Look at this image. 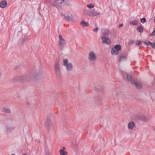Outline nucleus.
<instances>
[{"mask_svg":"<svg viewBox=\"0 0 155 155\" xmlns=\"http://www.w3.org/2000/svg\"><path fill=\"white\" fill-rule=\"evenodd\" d=\"M68 60L67 59H64L63 60V65L64 66H66L68 64Z\"/></svg>","mask_w":155,"mask_h":155,"instance_id":"obj_29","label":"nucleus"},{"mask_svg":"<svg viewBox=\"0 0 155 155\" xmlns=\"http://www.w3.org/2000/svg\"><path fill=\"white\" fill-rule=\"evenodd\" d=\"M53 119V115L51 114H49L47 116V119L45 123V126L48 127V129H50L52 126V121Z\"/></svg>","mask_w":155,"mask_h":155,"instance_id":"obj_1","label":"nucleus"},{"mask_svg":"<svg viewBox=\"0 0 155 155\" xmlns=\"http://www.w3.org/2000/svg\"><path fill=\"white\" fill-rule=\"evenodd\" d=\"M141 44V42L140 41H137L136 42V44L137 45H139Z\"/></svg>","mask_w":155,"mask_h":155,"instance_id":"obj_34","label":"nucleus"},{"mask_svg":"<svg viewBox=\"0 0 155 155\" xmlns=\"http://www.w3.org/2000/svg\"><path fill=\"white\" fill-rule=\"evenodd\" d=\"M140 21L142 23H144L146 21V18L145 17H143L140 19Z\"/></svg>","mask_w":155,"mask_h":155,"instance_id":"obj_31","label":"nucleus"},{"mask_svg":"<svg viewBox=\"0 0 155 155\" xmlns=\"http://www.w3.org/2000/svg\"><path fill=\"white\" fill-rule=\"evenodd\" d=\"M22 155H27L26 154H24Z\"/></svg>","mask_w":155,"mask_h":155,"instance_id":"obj_45","label":"nucleus"},{"mask_svg":"<svg viewBox=\"0 0 155 155\" xmlns=\"http://www.w3.org/2000/svg\"><path fill=\"white\" fill-rule=\"evenodd\" d=\"M65 44L66 42L64 40H61L59 41V45L61 48H63L64 47V45H65Z\"/></svg>","mask_w":155,"mask_h":155,"instance_id":"obj_18","label":"nucleus"},{"mask_svg":"<svg viewBox=\"0 0 155 155\" xmlns=\"http://www.w3.org/2000/svg\"><path fill=\"white\" fill-rule=\"evenodd\" d=\"M123 24H121L119 25L118 27L119 28H120L121 27H123Z\"/></svg>","mask_w":155,"mask_h":155,"instance_id":"obj_39","label":"nucleus"},{"mask_svg":"<svg viewBox=\"0 0 155 155\" xmlns=\"http://www.w3.org/2000/svg\"><path fill=\"white\" fill-rule=\"evenodd\" d=\"M65 148L64 147H63V148H62V149H61L60 150H64H64H65Z\"/></svg>","mask_w":155,"mask_h":155,"instance_id":"obj_40","label":"nucleus"},{"mask_svg":"<svg viewBox=\"0 0 155 155\" xmlns=\"http://www.w3.org/2000/svg\"><path fill=\"white\" fill-rule=\"evenodd\" d=\"M94 6V5L92 4H88L87 5V7L89 8H92Z\"/></svg>","mask_w":155,"mask_h":155,"instance_id":"obj_30","label":"nucleus"},{"mask_svg":"<svg viewBox=\"0 0 155 155\" xmlns=\"http://www.w3.org/2000/svg\"><path fill=\"white\" fill-rule=\"evenodd\" d=\"M61 1H62L61 4H62V7L67 4V0H61Z\"/></svg>","mask_w":155,"mask_h":155,"instance_id":"obj_28","label":"nucleus"},{"mask_svg":"<svg viewBox=\"0 0 155 155\" xmlns=\"http://www.w3.org/2000/svg\"><path fill=\"white\" fill-rule=\"evenodd\" d=\"M130 82L132 84H134L136 87L138 89H140L141 87V84L139 82H136L134 80H131Z\"/></svg>","mask_w":155,"mask_h":155,"instance_id":"obj_12","label":"nucleus"},{"mask_svg":"<svg viewBox=\"0 0 155 155\" xmlns=\"http://www.w3.org/2000/svg\"><path fill=\"white\" fill-rule=\"evenodd\" d=\"M11 155H15V154H12Z\"/></svg>","mask_w":155,"mask_h":155,"instance_id":"obj_42","label":"nucleus"},{"mask_svg":"<svg viewBox=\"0 0 155 155\" xmlns=\"http://www.w3.org/2000/svg\"><path fill=\"white\" fill-rule=\"evenodd\" d=\"M100 127H102V125H101V126H100Z\"/></svg>","mask_w":155,"mask_h":155,"instance_id":"obj_43","label":"nucleus"},{"mask_svg":"<svg viewBox=\"0 0 155 155\" xmlns=\"http://www.w3.org/2000/svg\"><path fill=\"white\" fill-rule=\"evenodd\" d=\"M129 24L133 25H137V20H136L134 21L130 22Z\"/></svg>","mask_w":155,"mask_h":155,"instance_id":"obj_27","label":"nucleus"},{"mask_svg":"<svg viewBox=\"0 0 155 155\" xmlns=\"http://www.w3.org/2000/svg\"><path fill=\"white\" fill-rule=\"evenodd\" d=\"M154 35H155V28H154L153 31L150 34L151 36H153Z\"/></svg>","mask_w":155,"mask_h":155,"instance_id":"obj_32","label":"nucleus"},{"mask_svg":"<svg viewBox=\"0 0 155 155\" xmlns=\"http://www.w3.org/2000/svg\"><path fill=\"white\" fill-rule=\"evenodd\" d=\"M7 5V3L5 1H3L1 2L0 4V6L2 8H5Z\"/></svg>","mask_w":155,"mask_h":155,"instance_id":"obj_16","label":"nucleus"},{"mask_svg":"<svg viewBox=\"0 0 155 155\" xmlns=\"http://www.w3.org/2000/svg\"><path fill=\"white\" fill-rule=\"evenodd\" d=\"M100 13L97 12L96 11L94 10H93L89 13V14L90 16H95L98 15Z\"/></svg>","mask_w":155,"mask_h":155,"instance_id":"obj_14","label":"nucleus"},{"mask_svg":"<svg viewBox=\"0 0 155 155\" xmlns=\"http://www.w3.org/2000/svg\"><path fill=\"white\" fill-rule=\"evenodd\" d=\"M137 31L141 33L143 31V27L141 26H139L137 27Z\"/></svg>","mask_w":155,"mask_h":155,"instance_id":"obj_20","label":"nucleus"},{"mask_svg":"<svg viewBox=\"0 0 155 155\" xmlns=\"http://www.w3.org/2000/svg\"><path fill=\"white\" fill-rule=\"evenodd\" d=\"M144 44L148 46H151L152 48H155V44L152 43L148 40H145L143 42Z\"/></svg>","mask_w":155,"mask_h":155,"instance_id":"obj_11","label":"nucleus"},{"mask_svg":"<svg viewBox=\"0 0 155 155\" xmlns=\"http://www.w3.org/2000/svg\"><path fill=\"white\" fill-rule=\"evenodd\" d=\"M59 41L64 40L61 35H59Z\"/></svg>","mask_w":155,"mask_h":155,"instance_id":"obj_33","label":"nucleus"},{"mask_svg":"<svg viewBox=\"0 0 155 155\" xmlns=\"http://www.w3.org/2000/svg\"><path fill=\"white\" fill-rule=\"evenodd\" d=\"M45 155H49V153L48 152H47Z\"/></svg>","mask_w":155,"mask_h":155,"instance_id":"obj_41","label":"nucleus"},{"mask_svg":"<svg viewBox=\"0 0 155 155\" xmlns=\"http://www.w3.org/2000/svg\"><path fill=\"white\" fill-rule=\"evenodd\" d=\"M29 78L27 75H24L20 76H18L14 78L13 81L15 82H21L22 83L26 82L28 80Z\"/></svg>","mask_w":155,"mask_h":155,"instance_id":"obj_2","label":"nucleus"},{"mask_svg":"<svg viewBox=\"0 0 155 155\" xmlns=\"http://www.w3.org/2000/svg\"><path fill=\"white\" fill-rule=\"evenodd\" d=\"M65 17V18L67 21H71L73 20V16L70 13L67 15H63Z\"/></svg>","mask_w":155,"mask_h":155,"instance_id":"obj_13","label":"nucleus"},{"mask_svg":"<svg viewBox=\"0 0 155 155\" xmlns=\"http://www.w3.org/2000/svg\"><path fill=\"white\" fill-rule=\"evenodd\" d=\"M144 44L148 46H151L152 48H155V44L152 43L148 40H145L143 42Z\"/></svg>","mask_w":155,"mask_h":155,"instance_id":"obj_10","label":"nucleus"},{"mask_svg":"<svg viewBox=\"0 0 155 155\" xmlns=\"http://www.w3.org/2000/svg\"><path fill=\"white\" fill-rule=\"evenodd\" d=\"M81 24L84 27H87L89 25L88 22L85 21L84 20H82L81 22Z\"/></svg>","mask_w":155,"mask_h":155,"instance_id":"obj_19","label":"nucleus"},{"mask_svg":"<svg viewBox=\"0 0 155 155\" xmlns=\"http://www.w3.org/2000/svg\"><path fill=\"white\" fill-rule=\"evenodd\" d=\"M121 50V46L120 45H115L111 50V53L114 55H117L119 53V51Z\"/></svg>","mask_w":155,"mask_h":155,"instance_id":"obj_4","label":"nucleus"},{"mask_svg":"<svg viewBox=\"0 0 155 155\" xmlns=\"http://www.w3.org/2000/svg\"><path fill=\"white\" fill-rule=\"evenodd\" d=\"M27 38H26V37H24V38H23L22 40V41L23 42H24L25 41V40L27 39Z\"/></svg>","mask_w":155,"mask_h":155,"instance_id":"obj_38","label":"nucleus"},{"mask_svg":"<svg viewBox=\"0 0 155 155\" xmlns=\"http://www.w3.org/2000/svg\"><path fill=\"white\" fill-rule=\"evenodd\" d=\"M59 152L61 155H67V152L64 151L63 150H60Z\"/></svg>","mask_w":155,"mask_h":155,"instance_id":"obj_26","label":"nucleus"},{"mask_svg":"<svg viewBox=\"0 0 155 155\" xmlns=\"http://www.w3.org/2000/svg\"><path fill=\"white\" fill-rule=\"evenodd\" d=\"M126 60V57L125 55H122L120 56L119 59V61H123Z\"/></svg>","mask_w":155,"mask_h":155,"instance_id":"obj_21","label":"nucleus"},{"mask_svg":"<svg viewBox=\"0 0 155 155\" xmlns=\"http://www.w3.org/2000/svg\"><path fill=\"white\" fill-rule=\"evenodd\" d=\"M101 39L102 40V42L103 43L109 45L111 43L110 40L106 36H102L101 37Z\"/></svg>","mask_w":155,"mask_h":155,"instance_id":"obj_8","label":"nucleus"},{"mask_svg":"<svg viewBox=\"0 0 155 155\" xmlns=\"http://www.w3.org/2000/svg\"><path fill=\"white\" fill-rule=\"evenodd\" d=\"M94 90H96L97 91L101 92L103 90V88L102 87H95L94 88Z\"/></svg>","mask_w":155,"mask_h":155,"instance_id":"obj_23","label":"nucleus"},{"mask_svg":"<svg viewBox=\"0 0 155 155\" xmlns=\"http://www.w3.org/2000/svg\"><path fill=\"white\" fill-rule=\"evenodd\" d=\"M136 120L141 121H148L149 119L143 115H137L135 116Z\"/></svg>","mask_w":155,"mask_h":155,"instance_id":"obj_5","label":"nucleus"},{"mask_svg":"<svg viewBox=\"0 0 155 155\" xmlns=\"http://www.w3.org/2000/svg\"><path fill=\"white\" fill-rule=\"evenodd\" d=\"M61 0H56L54 2V5L57 8H60L62 7Z\"/></svg>","mask_w":155,"mask_h":155,"instance_id":"obj_9","label":"nucleus"},{"mask_svg":"<svg viewBox=\"0 0 155 155\" xmlns=\"http://www.w3.org/2000/svg\"><path fill=\"white\" fill-rule=\"evenodd\" d=\"M109 33L108 30L107 29H105L104 30V32L103 33V35L105 36H106Z\"/></svg>","mask_w":155,"mask_h":155,"instance_id":"obj_24","label":"nucleus"},{"mask_svg":"<svg viewBox=\"0 0 155 155\" xmlns=\"http://www.w3.org/2000/svg\"><path fill=\"white\" fill-rule=\"evenodd\" d=\"M133 43V41L132 40H131L129 41L128 44L130 45V44H132Z\"/></svg>","mask_w":155,"mask_h":155,"instance_id":"obj_36","label":"nucleus"},{"mask_svg":"<svg viewBox=\"0 0 155 155\" xmlns=\"http://www.w3.org/2000/svg\"><path fill=\"white\" fill-rule=\"evenodd\" d=\"M55 70L57 76L59 78H61V72L60 69L59 64L58 62L55 64Z\"/></svg>","mask_w":155,"mask_h":155,"instance_id":"obj_6","label":"nucleus"},{"mask_svg":"<svg viewBox=\"0 0 155 155\" xmlns=\"http://www.w3.org/2000/svg\"><path fill=\"white\" fill-rule=\"evenodd\" d=\"M66 69L68 71H71L72 70L73 65L71 63H68L66 65Z\"/></svg>","mask_w":155,"mask_h":155,"instance_id":"obj_17","label":"nucleus"},{"mask_svg":"<svg viewBox=\"0 0 155 155\" xmlns=\"http://www.w3.org/2000/svg\"><path fill=\"white\" fill-rule=\"evenodd\" d=\"M116 95H117V96H118V94H117Z\"/></svg>","mask_w":155,"mask_h":155,"instance_id":"obj_44","label":"nucleus"},{"mask_svg":"<svg viewBox=\"0 0 155 155\" xmlns=\"http://www.w3.org/2000/svg\"><path fill=\"white\" fill-rule=\"evenodd\" d=\"M2 111L6 113L10 114L11 113V110L10 109L4 108L3 109Z\"/></svg>","mask_w":155,"mask_h":155,"instance_id":"obj_22","label":"nucleus"},{"mask_svg":"<svg viewBox=\"0 0 155 155\" xmlns=\"http://www.w3.org/2000/svg\"><path fill=\"white\" fill-rule=\"evenodd\" d=\"M88 59L90 61H95L97 60L96 55L93 51H91L89 53Z\"/></svg>","mask_w":155,"mask_h":155,"instance_id":"obj_7","label":"nucleus"},{"mask_svg":"<svg viewBox=\"0 0 155 155\" xmlns=\"http://www.w3.org/2000/svg\"><path fill=\"white\" fill-rule=\"evenodd\" d=\"M126 76L127 78V80L128 81H129L131 80L132 78V76L130 74L127 73L126 74Z\"/></svg>","mask_w":155,"mask_h":155,"instance_id":"obj_25","label":"nucleus"},{"mask_svg":"<svg viewBox=\"0 0 155 155\" xmlns=\"http://www.w3.org/2000/svg\"><path fill=\"white\" fill-rule=\"evenodd\" d=\"M98 28H94V32H97V31H98Z\"/></svg>","mask_w":155,"mask_h":155,"instance_id":"obj_37","label":"nucleus"},{"mask_svg":"<svg viewBox=\"0 0 155 155\" xmlns=\"http://www.w3.org/2000/svg\"><path fill=\"white\" fill-rule=\"evenodd\" d=\"M40 74L39 71H37L36 69H34L31 71L30 76L31 79L35 80L38 78L40 76Z\"/></svg>","mask_w":155,"mask_h":155,"instance_id":"obj_3","label":"nucleus"},{"mask_svg":"<svg viewBox=\"0 0 155 155\" xmlns=\"http://www.w3.org/2000/svg\"><path fill=\"white\" fill-rule=\"evenodd\" d=\"M6 129H7L8 130H12V129H13V128H10L9 127V126H8V125H7L6 126Z\"/></svg>","mask_w":155,"mask_h":155,"instance_id":"obj_35","label":"nucleus"},{"mask_svg":"<svg viewBox=\"0 0 155 155\" xmlns=\"http://www.w3.org/2000/svg\"><path fill=\"white\" fill-rule=\"evenodd\" d=\"M135 126V124L133 122H130L128 124V127L130 129L132 130Z\"/></svg>","mask_w":155,"mask_h":155,"instance_id":"obj_15","label":"nucleus"}]
</instances>
